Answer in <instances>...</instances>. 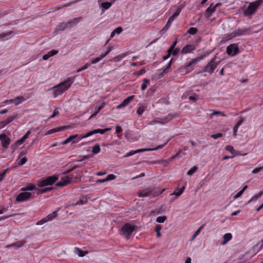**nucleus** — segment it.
<instances>
[{
  "label": "nucleus",
  "instance_id": "nucleus-46",
  "mask_svg": "<svg viewBox=\"0 0 263 263\" xmlns=\"http://www.w3.org/2000/svg\"><path fill=\"white\" fill-rule=\"evenodd\" d=\"M203 228V225L201 226L197 230V231L194 233L192 236V239H194L199 233L201 230Z\"/></svg>",
  "mask_w": 263,
  "mask_h": 263
},
{
  "label": "nucleus",
  "instance_id": "nucleus-62",
  "mask_svg": "<svg viewBox=\"0 0 263 263\" xmlns=\"http://www.w3.org/2000/svg\"><path fill=\"white\" fill-rule=\"evenodd\" d=\"M179 51V49L178 48H174L173 49V56H176L177 55V54L178 53Z\"/></svg>",
  "mask_w": 263,
  "mask_h": 263
},
{
  "label": "nucleus",
  "instance_id": "nucleus-13",
  "mask_svg": "<svg viewBox=\"0 0 263 263\" xmlns=\"http://www.w3.org/2000/svg\"><path fill=\"white\" fill-rule=\"evenodd\" d=\"M78 136H79V135L78 134H76V135H71V136H69L68 138H67L65 140H64L62 142V144H63V145L67 144L70 141H72L73 143H76L78 142L80 140H81V139H80V138H79V140H75V139L76 138L78 137ZM81 136L80 138H81Z\"/></svg>",
  "mask_w": 263,
  "mask_h": 263
},
{
  "label": "nucleus",
  "instance_id": "nucleus-59",
  "mask_svg": "<svg viewBox=\"0 0 263 263\" xmlns=\"http://www.w3.org/2000/svg\"><path fill=\"white\" fill-rule=\"evenodd\" d=\"M8 168H6L4 172L0 173V182L3 180L4 177H5L6 172H7Z\"/></svg>",
  "mask_w": 263,
  "mask_h": 263
},
{
  "label": "nucleus",
  "instance_id": "nucleus-44",
  "mask_svg": "<svg viewBox=\"0 0 263 263\" xmlns=\"http://www.w3.org/2000/svg\"><path fill=\"white\" fill-rule=\"evenodd\" d=\"M166 219V217L165 216H159L156 219V221L159 223H162L165 221Z\"/></svg>",
  "mask_w": 263,
  "mask_h": 263
},
{
  "label": "nucleus",
  "instance_id": "nucleus-37",
  "mask_svg": "<svg viewBox=\"0 0 263 263\" xmlns=\"http://www.w3.org/2000/svg\"><path fill=\"white\" fill-rule=\"evenodd\" d=\"M173 161L171 157H170L167 160H160V161H155L153 162H148V164H156V163H161L162 162H166L170 163L171 161Z\"/></svg>",
  "mask_w": 263,
  "mask_h": 263
},
{
  "label": "nucleus",
  "instance_id": "nucleus-35",
  "mask_svg": "<svg viewBox=\"0 0 263 263\" xmlns=\"http://www.w3.org/2000/svg\"><path fill=\"white\" fill-rule=\"evenodd\" d=\"M57 211H54L52 213L49 214L46 218L47 221L53 219L57 216Z\"/></svg>",
  "mask_w": 263,
  "mask_h": 263
},
{
  "label": "nucleus",
  "instance_id": "nucleus-60",
  "mask_svg": "<svg viewBox=\"0 0 263 263\" xmlns=\"http://www.w3.org/2000/svg\"><path fill=\"white\" fill-rule=\"evenodd\" d=\"M27 161V159L26 157H23L22 158L19 162L20 165H22L24 164Z\"/></svg>",
  "mask_w": 263,
  "mask_h": 263
},
{
  "label": "nucleus",
  "instance_id": "nucleus-2",
  "mask_svg": "<svg viewBox=\"0 0 263 263\" xmlns=\"http://www.w3.org/2000/svg\"><path fill=\"white\" fill-rule=\"evenodd\" d=\"M72 82L70 79L63 81L58 85L53 87L54 89L53 95L54 98L62 94L64 92L67 90L71 86Z\"/></svg>",
  "mask_w": 263,
  "mask_h": 263
},
{
  "label": "nucleus",
  "instance_id": "nucleus-6",
  "mask_svg": "<svg viewBox=\"0 0 263 263\" xmlns=\"http://www.w3.org/2000/svg\"><path fill=\"white\" fill-rule=\"evenodd\" d=\"M160 195V192H156L154 191V189L152 187L140 190L138 192V196L140 197H148L152 196L153 197L158 196Z\"/></svg>",
  "mask_w": 263,
  "mask_h": 263
},
{
  "label": "nucleus",
  "instance_id": "nucleus-16",
  "mask_svg": "<svg viewBox=\"0 0 263 263\" xmlns=\"http://www.w3.org/2000/svg\"><path fill=\"white\" fill-rule=\"evenodd\" d=\"M216 8L213 4H211L210 6L206 9L205 16L206 18H209L212 14L215 11Z\"/></svg>",
  "mask_w": 263,
  "mask_h": 263
},
{
  "label": "nucleus",
  "instance_id": "nucleus-52",
  "mask_svg": "<svg viewBox=\"0 0 263 263\" xmlns=\"http://www.w3.org/2000/svg\"><path fill=\"white\" fill-rule=\"evenodd\" d=\"M181 153V151H180L179 152H178L177 153H176L175 155L171 157V158L173 160H174L176 158L178 157H181L183 155H184L185 154L183 153L182 155H180V154Z\"/></svg>",
  "mask_w": 263,
  "mask_h": 263
},
{
  "label": "nucleus",
  "instance_id": "nucleus-48",
  "mask_svg": "<svg viewBox=\"0 0 263 263\" xmlns=\"http://www.w3.org/2000/svg\"><path fill=\"white\" fill-rule=\"evenodd\" d=\"M115 178H116V176L115 175L109 174L105 178V179H106V181H110V180H112L115 179Z\"/></svg>",
  "mask_w": 263,
  "mask_h": 263
},
{
  "label": "nucleus",
  "instance_id": "nucleus-12",
  "mask_svg": "<svg viewBox=\"0 0 263 263\" xmlns=\"http://www.w3.org/2000/svg\"><path fill=\"white\" fill-rule=\"evenodd\" d=\"M0 140L3 147L7 148L10 143V139L5 134H0Z\"/></svg>",
  "mask_w": 263,
  "mask_h": 263
},
{
  "label": "nucleus",
  "instance_id": "nucleus-50",
  "mask_svg": "<svg viewBox=\"0 0 263 263\" xmlns=\"http://www.w3.org/2000/svg\"><path fill=\"white\" fill-rule=\"evenodd\" d=\"M222 136V134L221 133H217L215 134H213L211 136V137L213 138L214 139H216L218 138L221 137Z\"/></svg>",
  "mask_w": 263,
  "mask_h": 263
},
{
  "label": "nucleus",
  "instance_id": "nucleus-64",
  "mask_svg": "<svg viewBox=\"0 0 263 263\" xmlns=\"http://www.w3.org/2000/svg\"><path fill=\"white\" fill-rule=\"evenodd\" d=\"M58 53V51L56 50H52L49 52L50 57L53 56Z\"/></svg>",
  "mask_w": 263,
  "mask_h": 263
},
{
  "label": "nucleus",
  "instance_id": "nucleus-31",
  "mask_svg": "<svg viewBox=\"0 0 263 263\" xmlns=\"http://www.w3.org/2000/svg\"><path fill=\"white\" fill-rule=\"evenodd\" d=\"M125 57V54H119V55L115 57V58H112V59L110 60L109 61H111V62H117L121 61Z\"/></svg>",
  "mask_w": 263,
  "mask_h": 263
},
{
  "label": "nucleus",
  "instance_id": "nucleus-5",
  "mask_svg": "<svg viewBox=\"0 0 263 263\" xmlns=\"http://www.w3.org/2000/svg\"><path fill=\"white\" fill-rule=\"evenodd\" d=\"M168 141H169V140H167V141L165 143H164V144L159 145L158 146L154 147V148H140V149H137L136 151H131L129 153H127L125 155H124V158L128 157L133 156L136 154L139 153L156 151L157 149L162 148L165 145V144L168 142Z\"/></svg>",
  "mask_w": 263,
  "mask_h": 263
},
{
  "label": "nucleus",
  "instance_id": "nucleus-14",
  "mask_svg": "<svg viewBox=\"0 0 263 263\" xmlns=\"http://www.w3.org/2000/svg\"><path fill=\"white\" fill-rule=\"evenodd\" d=\"M251 29H238L236 31H234L235 33L232 35V37H237L242 35H245L247 33H250Z\"/></svg>",
  "mask_w": 263,
  "mask_h": 263
},
{
  "label": "nucleus",
  "instance_id": "nucleus-22",
  "mask_svg": "<svg viewBox=\"0 0 263 263\" xmlns=\"http://www.w3.org/2000/svg\"><path fill=\"white\" fill-rule=\"evenodd\" d=\"M112 5L110 2H103L100 4V6L102 8L101 10L102 13H104L105 10L109 9Z\"/></svg>",
  "mask_w": 263,
  "mask_h": 263
},
{
  "label": "nucleus",
  "instance_id": "nucleus-3",
  "mask_svg": "<svg viewBox=\"0 0 263 263\" xmlns=\"http://www.w3.org/2000/svg\"><path fill=\"white\" fill-rule=\"evenodd\" d=\"M135 226L126 223L121 228L120 234L125 236L126 239H129L131 234L135 230Z\"/></svg>",
  "mask_w": 263,
  "mask_h": 263
},
{
  "label": "nucleus",
  "instance_id": "nucleus-40",
  "mask_svg": "<svg viewBox=\"0 0 263 263\" xmlns=\"http://www.w3.org/2000/svg\"><path fill=\"white\" fill-rule=\"evenodd\" d=\"M12 31H9L7 33H4L0 34V40L4 41V38L7 37L8 36L10 35L11 34H12Z\"/></svg>",
  "mask_w": 263,
  "mask_h": 263
},
{
  "label": "nucleus",
  "instance_id": "nucleus-20",
  "mask_svg": "<svg viewBox=\"0 0 263 263\" xmlns=\"http://www.w3.org/2000/svg\"><path fill=\"white\" fill-rule=\"evenodd\" d=\"M205 57H206V55L205 54H204L203 55H201V57H197L196 58L193 59L190 63H189L186 65H185L184 66V68H186L191 66L192 65L196 63L197 62H199L200 60L204 59Z\"/></svg>",
  "mask_w": 263,
  "mask_h": 263
},
{
  "label": "nucleus",
  "instance_id": "nucleus-11",
  "mask_svg": "<svg viewBox=\"0 0 263 263\" xmlns=\"http://www.w3.org/2000/svg\"><path fill=\"white\" fill-rule=\"evenodd\" d=\"M72 176H66L61 178V180L55 184L56 186L63 187L69 184L72 179Z\"/></svg>",
  "mask_w": 263,
  "mask_h": 263
},
{
  "label": "nucleus",
  "instance_id": "nucleus-18",
  "mask_svg": "<svg viewBox=\"0 0 263 263\" xmlns=\"http://www.w3.org/2000/svg\"><path fill=\"white\" fill-rule=\"evenodd\" d=\"M26 243V241L22 240V241H17L14 243H12L11 245H9L6 246V248H10L12 247H14L17 248H19L22 246H23Z\"/></svg>",
  "mask_w": 263,
  "mask_h": 263
},
{
  "label": "nucleus",
  "instance_id": "nucleus-34",
  "mask_svg": "<svg viewBox=\"0 0 263 263\" xmlns=\"http://www.w3.org/2000/svg\"><path fill=\"white\" fill-rule=\"evenodd\" d=\"M146 106H145L143 105H140L137 110V113L139 115H141L143 114V112L145 111V110L146 109Z\"/></svg>",
  "mask_w": 263,
  "mask_h": 263
},
{
  "label": "nucleus",
  "instance_id": "nucleus-23",
  "mask_svg": "<svg viewBox=\"0 0 263 263\" xmlns=\"http://www.w3.org/2000/svg\"><path fill=\"white\" fill-rule=\"evenodd\" d=\"M232 238V235L231 233H226L223 236V240L221 242V245H225L229 241H230Z\"/></svg>",
  "mask_w": 263,
  "mask_h": 263
},
{
  "label": "nucleus",
  "instance_id": "nucleus-15",
  "mask_svg": "<svg viewBox=\"0 0 263 263\" xmlns=\"http://www.w3.org/2000/svg\"><path fill=\"white\" fill-rule=\"evenodd\" d=\"M134 96H130L126 99L123 100V101L117 107V108L120 109L127 106L134 99Z\"/></svg>",
  "mask_w": 263,
  "mask_h": 263
},
{
  "label": "nucleus",
  "instance_id": "nucleus-25",
  "mask_svg": "<svg viewBox=\"0 0 263 263\" xmlns=\"http://www.w3.org/2000/svg\"><path fill=\"white\" fill-rule=\"evenodd\" d=\"M74 252L75 254H78L80 257H83L87 253V251H83L78 247L74 248Z\"/></svg>",
  "mask_w": 263,
  "mask_h": 263
},
{
  "label": "nucleus",
  "instance_id": "nucleus-58",
  "mask_svg": "<svg viewBox=\"0 0 263 263\" xmlns=\"http://www.w3.org/2000/svg\"><path fill=\"white\" fill-rule=\"evenodd\" d=\"M58 114H59V111L57 109H55L54 110L53 114L48 118V119L54 118L55 116H57Z\"/></svg>",
  "mask_w": 263,
  "mask_h": 263
},
{
  "label": "nucleus",
  "instance_id": "nucleus-51",
  "mask_svg": "<svg viewBox=\"0 0 263 263\" xmlns=\"http://www.w3.org/2000/svg\"><path fill=\"white\" fill-rule=\"evenodd\" d=\"M102 59H103L102 57L100 55L99 57H98L96 59H95L93 60L92 61L90 64H96L99 61H100Z\"/></svg>",
  "mask_w": 263,
  "mask_h": 263
},
{
  "label": "nucleus",
  "instance_id": "nucleus-45",
  "mask_svg": "<svg viewBox=\"0 0 263 263\" xmlns=\"http://www.w3.org/2000/svg\"><path fill=\"white\" fill-rule=\"evenodd\" d=\"M14 119V117L13 116L8 117L6 119H5L4 121L5 123H6V125L10 123L11 121H12Z\"/></svg>",
  "mask_w": 263,
  "mask_h": 263
},
{
  "label": "nucleus",
  "instance_id": "nucleus-24",
  "mask_svg": "<svg viewBox=\"0 0 263 263\" xmlns=\"http://www.w3.org/2000/svg\"><path fill=\"white\" fill-rule=\"evenodd\" d=\"M37 188L36 187L35 185L30 184L28 185L27 186L24 187L21 189V190L22 191L27 192L28 191H33V190H36L37 191Z\"/></svg>",
  "mask_w": 263,
  "mask_h": 263
},
{
  "label": "nucleus",
  "instance_id": "nucleus-30",
  "mask_svg": "<svg viewBox=\"0 0 263 263\" xmlns=\"http://www.w3.org/2000/svg\"><path fill=\"white\" fill-rule=\"evenodd\" d=\"M262 194H263V191L260 192L258 194L255 195L249 201H248L247 204H249L250 203H251L252 201H256L262 195Z\"/></svg>",
  "mask_w": 263,
  "mask_h": 263
},
{
  "label": "nucleus",
  "instance_id": "nucleus-32",
  "mask_svg": "<svg viewBox=\"0 0 263 263\" xmlns=\"http://www.w3.org/2000/svg\"><path fill=\"white\" fill-rule=\"evenodd\" d=\"M68 27H71V25H67V23H61L57 28L59 31H63Z\"/></svg>",
  "mask_w": 263,
  "mask_h": 263
},
{
  "label": "nucleus",
  "instance_id": "nucleus-9",
  "mask_svg": "<svg viewBox=\"0 0 263 263\" xmlns=\"http://www.w3.org/2000/svg\"><path fill=\"white\" fill-rule=\"evenodd\" d=\"M30 198H33L31 193L23 191L16 196L15 200L17 202H20L26 201Z\"/></svg>",
  "mask_w": 263,
  "mask_h": 263
},
{
  "label": "nucleus",
  "instance_id": "nucleus-38",
  "mask_svg": "<svg viewBox=\"0 0 263 263\" xmlns=\"http://www.w3.org/2000/svg\"><path fill=\"white\" fill-rule=\"evenodd\" d=\"M197 171V167L196 166H193V167H192L191 169H190L188 171H187V175H190V176H191L194 173H195V172H196Z\"/></svg>",
  "mask_w": 263,
  "mask_h": 263
},
{
  "label": "nucleus",
  "instance_id": "nucleus-26",
  "mask_svg": "<svg viewBox=\"0 0 263 263\" xmlns=\"http://www.w3.org/2000/svg\"><path fill=\"white\" fill-rule=\"evenodd\" d=\"M172 64V59L171 60V61L169 62L166 67L163 70V71L161 73L159 74V77H163L165 74L167 73L168 70L171 68Z\"/></svg>",
  "mask_w": 263,
  "mask_h": 263
},
{
  "label": "nucleus",
  "instance_id": "nucleus-55",
  "mask_svg": "<svg viewBox=\"0 0 263 263\" xmlns=\"http://www.w3.org/2000/svg\"><path fill=\"white\" fill-rule=\"evenodd\" d=\"M58 132V129H57V128H53V129H50V130H48V131L45 133V135H47L51 134H52V133H55V132Z\"/></svg>",
  "mask_w": 263,
  "mask_h": 263
},
{
  "label": "nucleus",
  "instance_id": "nucleus-27",
  "mask_svg": "<svg viewBox=\"0 0 263 263\" xmlns=\"http://www.w3.org/2000/svg\"><path fill=\"white\" fill-rule=\"evenodd\" d=\"M87 202V199L86 198H83V199H80L76 203H74V204H68V206H76L77 205H83L86 204Z\"/></svg>",
  "mask_w": 263,
  "mask_h": 263
},
{
  "label": "nucleus",
  "instance_id": "nucleus-10",
  "mask_svg": "<svg viewBox=\"0 0 263 263\" xmlns=\"http://www.w3.org/2000/svg\"><path fill=\"white\" fill-rule=\"evenodd\" d=\"M110 130V128H106L105 129H96L92 130L86 133L85 135L81 136L80 139H84L85 138L89 137L94 134H99V133L101 134H103L105 133H106V132L109 131Z\"/></svg>",
  "mask_w": 263,
  "mask_h": 263
},
{
  "label": "nucleus",
  "instance_id": "nucleus-33",
  "mask_svg": "<svg viewBox=\"0 0 263 263\" xmlns=\"http://www.w3.org/2000/svg\"><path fill=\"white\" fill-rule=\"evenodd\" d=\"M101 151L100 145L99 144H96L92 148V152L94 154H98Z\"/></svg>",
  "mask_w": 263,
  "mask_h": 263
},
{
  "label": "nucleus",
  "instance_id": "nucleus-28",
  "mask_svg": "<svg viewBox=\"0 0 263 263\" xmlns=\"http://www.w3.org/2000/svg\"><path fill=\"white\" fill-rule=\"evenodd\" d=\"M81 19H82L81 17L73 18V19L69 20L67 22V23H67V25H71V27H72L73 26H74L77 24V21L78 20H81Z\"/></svg>",
  "mask_w": 263,
  "mask_h": 263
},
{
  "label": "nucleus",
  "instance_id": "nucleus-29",
  "mask_svg": "<svg viewBox=\"0 0 263 263\" xmlns=\"http://www.w3.org/2000/svg\"><path fill=\"white\" fill-rule=\"evenodd\" d=\"M54 189L53 187H45L44 189H37V193L38 194H44L46 192H49L52 190Z\"/></svg>",
  "mask_w": 263,
  "mask_h": 263
},
{
  "label": "nucleus",
  "instance_id": "nucleus-57",
  "mask_svg": "<svg viewBox=\"0 0 263 263\" xmlns=\"http://www.w3.org/2000/svg\"><path fill=\"white\" fill-rule=\"evenodd\" d=\"M123 29H122V28L121 27H118L117 28H116L114 31H115V32L118 34H120V33L122 32Z\"/></svg>",
  "mask_w": 263,
  "mask_h": 263
},
{
  "label": "nucleus",
  "instance_id": "nucleus-63",
  "mask_svg": "<svg viewBox=\"0 0 263 263\" xmlns=\"http://www.w3.org/2000/svg\"><path fill=\"white\" fill-rule=\"evenodd\" d=\"M46 222H47V220H46V218H44L42 219H41V220H39L37 222V224L41 225V224H43L44 223Z\"/></svg>",
  "mask_w": 263,
  "mask_h": 263
},
{
  "label": "nucleus",
  "instance_id": "nucleus-17",
  "mask_svg": "<svg viewBox=\"0 0 263 263\" xmlns=\"http://www.w3.org/2000/svg\"><path fill=\"white\" fill-rule=\"evenodd\" d=\"M25 99L22 96H19L13 99H11L10 100H7L6 101V102H7L8 101H10L11 102L14 103L16 105H17L21 103L23 101H24Z\"/></svg>",
  "mask_w": 263,
  "mask_h": 263
},
{
  "label": "nucleus",
  "instance_id": "nucleus-49",
  "mask_svg": "<svg viewBox=\"0 0 263 263\" xmlns=\"http://www.w3.org/2000/svg\"><path fill=\"white\" fill-rule=\"evenodd\" d=\"M226 150L230 152L231 154H233L235 153V150L232 146L228 145L226 146Z\"/></svg>",
  "mask_w": 263,
  "mask_h": 263
},
{
  "label": "nucleus",
  "instance_id": "nucleus-42",
  "mask_svg": "<svg viewBox=\"0 0 263 263\" xmlns=\"http://www.w3.org/2000/svg\"><path fill=\"white\" fill-rule=\"evenodd\" d=\"M112 49V47L111 46H108L107 47V50L106 52H105V53L101 54V56L102 57V58L103 59L104 58H105L110 51Z\"/></svg>",
  "mask_w": 263,
  "mask_h": 263
},
{
  "label": "nucleus",
  "instance_id": "nucleus-1",
  "mask_svg": "<svg viewBox=\"0 0 263 263\" xmlns=\"http://www.w3.org/2000/svg\"><path fill=\"white\" fill-rule=\"evenodd\" d=\"M261 2V1L258 0L253 2L247 3L248 5H246L242 8L243 15L245 16H249L254 14Z\"/></svg>",
  "mask_w": 263,
  "mask_h": 263
},
{
  "label": "nucleus",
  "instance_id": "nucleus-53",
  "mask_svg": "<svg viewBox=\"0 0 263 263\" xmlns=\"http://www.w3.org/2000/svg\"><path fill=\"white\" fill-rule=\"evenodd\" d=\"M263 170V166L259 167H256L252 171V173L253 174H256L258 172H259L260 171Z\"/></svg>",
  "mask_w": 263,
  "mask_h": 263
},
{
  "label": "nucleus",
  "instance_id": "nucleus-19",
  "mask_svg": "<svg viewBox=\"0 0 263 263\" xmlns=\"http://www.w3.org/2000/svg\"><path fill=\"white\" fill-rule=\"evenodd\" d=\"M195 48L192 45H187L184 46L181 50L182 54H186L192 52Z\"/></svg>",
  "mask_w": 263,
  "mask_h": 263
},
{
  "label": "nucleus",
  "instance_id": "nucleus-8",
  "mask_svg": "<svg viewBox=\"0 0 263 263\" xmlns=\"http://www.w3.org/2000/svg\"><path fill=\"white\" fill-rule=\"evenodd\" d=\"M227 53L231 56L234 57L236 55L239 51L238 45L237 44H232L227 47Z\"/></svg>",
  "mask_w": 263,
  "mask_h": 263
},
{
  "label": "nucleus",
  "instance_id": "nucleus-36",
  "mask_svg": "<svg viewBox=\"0 0 263 263\" xmlns=\"http://www.w3.org/2000/svg\"><path fill=\"white\" fill-rule=\"evenodd\" d=\"M184 190V187L183 186L181 188H180L179 190H178L177 191L174 192V193H173L171 195H176L177 197H178V196H180L182 194Z\"/></svg>",
  "mask_w": 263,
  "mask_h": 263
},
{
  "label": "nucleus",
  "instance_id": "nucleus-4",
  "mask_svg": "<svg viewBox=\"0 0 263 263\" xmlns=\"http://www.w3.org/2000/svg\"><path fill=\"white\" fill-rule=\"evenodd\" d=\"M58 180V177L56 175L48 176L46 178H42L39 181L37 185L39 187H44L45 186L51 185Z\"/></svg>",
  "mask_w": 263,
  "mask_h": 263
},
{
  "label": "nucleus",
  "instance_id": "nucleus-7",
  "mask_svg": "<svg viewBox=\"0 0 263 263\" xmlns=\"http://www.w3.org/2000/svg\"><path fill=\"white\" fill-rule=\"evenodd\" d=\"M216 59V57L213 58L203 68V72H207L210 74L212 73L219 63V61L218 62L215 61Z\"/></svg>",
  "mask_w": 263,
  "mask_h": 263
},
{
  "label": "nucleus",
  "instance_id": "nucleus-21",
  "mask_svg": "<svg viewBox=\"0 0 263 263\" xmlns=\"http://www.w3.org/2000/svg\"><path fill=\"white\" fill-rule=\"evenodd\" d=\"M174 20L172 19V18L170 17L168 18V20L166 24H165V26L160 31V33L161 34L164 33L168 29V28L170 27V26L171 25L172 22Z\"/></svg>",
  "mask_w": 263,
  "mask_h": 263
},
{
  "label": "nucleus",
  "instance_id": "nucleus-47",
  "mask_svg": "<svg viewBox=\"0 0 263 263\" xmlns=\"http://www.w3.org/2000/svg\"><path fill=\"white\" fill-rule=\"evenodd\" d=\"M212 115H216V116L221 115V116H223V117L226 116V115L225 114H224L222 112H221V111H218V110H213Z\"/></svg>",
  "mask_w": 263,
  "mask_h": 263
},
{
  "label": "nucleus",
  "instance_id": "nucleus-61",
  "mask_svg": "<svg viewBox=\"0 0 263 263\" xmlns=\"http://www.w3.org/2000/svg\"><path fill=\"white\" fill-rule=\"evenodd\" d=\"M243 193V191H242L241 190H240L239 192H238L234 196V199H237L238 198H239V197H240L242 194Z\"/></svg>",
  "mask_w": 263,
  "mask_h": 263
},
{
  "label": "nucleus",
  "instance_id": "nucleus-41",
  "mask_svg": "<svg viewBox=\"0 0 263 263\" xmlns=\"http://www.w3.org/2000/svg\"><path fill=\"white\" fill-rule=\"evenodd\" d=\"M181 11V8H178L177 10L176 11V12L170 17L172 18V19L174 20L175 17H176L177 16H178L179 15Z\"/></svg>",
  "mask_w": 263,
  "mask_h": 263
},
{
  "label": "nucleus",
  "instance_id": "nucleus-56",
  "mask_svg": "<svg viewBox=\"0 0 263 263\" xmlns=\"http://www.w3.org/2000/svg\"><path fill=\"white\" fill-rule=\"evenodd\" d=\"M153 189H154V191L156 192H160V195L162 193V192L164 191V189L160 190L158 187H152Z\"/></svg>",
  "mask_w": 263,
  "mask_h": 263
},
{
  "label": "nucleus",
  "instance_id": "nucleus-39",
  "mask_svg": "<svg viewBox=\"0 0 263 263\" xmlns=\"http://www.w3.org/2000/svg\"><path fill=\"white\" fill-rule=\"evenodd\" d=\"M149 82V80L147 79H144L143 80V83L141 85V90H144L146 87L147 85L146 84Z\"/></svg>",
  "mask_w": 263,
  "mask_h": 263
},
{
  "label": "nucleus",
  "instance_id": "nucleus-54",
  "mask_svg": "<svg viewBox=\"0 0 263 263\" xmlns=\"http://www.w3.org/2000/svg\"><path fill=\"white\" fill-rule=\"evenodd\" d=\"M22 143H17V141H16L14 143L11 145V148L13 151H14L17 146L20 145Z\"/></svg>",
  "mask_w": 263,
  "mask_h": 263
},
{
  "label": "nucleus",
  "instance_id": "nucleus-43",
  "mask_svg": "<svg viewBox=\"0 0 263 263\" xmlns=\"http://www.w3.org/2000/svg\"><path fill=\"white\" fill-rule=\"evenodd\" d=\"M197 31L198 30L196 28L191 27L188 30L187 32L191 34L194 35L197 33Z\"/></svg>",
  "mask_w": 263,
  "mask_h": 263
}]
</instances>
